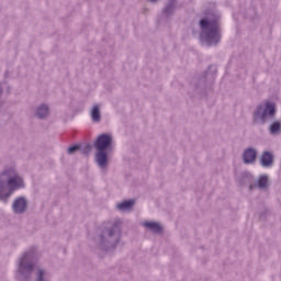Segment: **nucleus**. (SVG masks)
<instances>
[{
	"instance_id": "nucleus-1",
	"label": "nucleus",
	"mask_w": 281,
	"mask_h": 281,
	"mask_svg": "<svg viewBox=\"0 0 281 281\" xmlns=\"http://www.w3.org/2000/svg\"><path fill=\"white\" fill-rule=\"evenodd\" d=\"M23 187V178L16 175V171L10 169L2 172L0 176V201H7L14 190H19Z\"/></svg>"
},
{
	"instance_id": "nucleus-7",
	"label": "nucleus",
	"mask_w": 281,
	"mask_h": 281,
	"mask_svg": "<svg viewBox=\"0 0 281 281\" xmlns=\"http://www.w3.org/2000/svg\"><path fill=\"white\" fill-rule=\"evenodd\" d=\"M142 225L143 227H146L147 229L155 232V234H160L162 229L161 224L157 222H143Z\"/></svg>"
},
{
	"instance_id": "nucleus-10",
	"label": "nucleus",
	"mask_w": 281,
	"mask_h": 281,
	"mask_svg": "<svg viewBox=\"0 0 281 281\" xmlns=\"http://www.w3.org/2000/svg\"><path fill=\"white\" fill-rule=\"evenodd\" d=\"M36 113H37V117L43 120V117H47V115H49V108H47V105H42L37 109Z\"/></svg>"
},
{
	"instance_id": "nucleus-2",
	"label": "nucleus",
	"mask_w": 281,
	"mask_h": 281,
	"mask_svg": "<svg viewBox=\"0 0 281 281\" xmlns=\"http://www.w3.org/2000/svg\"><path fill=\"white\" fill-rule=\"evenodd\" d=\"M113 138L111 135L101 134L98 136L97 140L94 142V148L98 150L95 155L97 164L100 168H104L106 166V150L111 148V144Z\"/></svg>"
},
{
	"instance_id": "nucleus-14",
	"label": "nucleus",
	"mask_w": 281,
	"mask_h": 281,
	"mask_svg": "<svg viewBox=\"0 0 281 281\" xmlns=\"http://www.w3.org/2000/svg\"><path fill=\"white\" fill-rule=\"evenodd\" d=\"M278 131H280V122L272 123V125L270 126V133H272V135H276Z\"/></svg>"
},
{
	"instance_id": "nucleus-17",
	"label": "nucleus",
	"mask_w": 281,
	"mask_h": 281,
	"mask_svg": "<svg viewBox=\"0 0 281 281\" xmlns=\"http://www.w3.org/2000/svg\"><path fill=\"white\" fill-rule=\"evenodd\" d=\"M88 153H91V145H86Z\"/></svg>"
},
{
	"instance_id": "nucleus-18",
	"label": "nucleus",
	"mask_w": 281,
	"mask_h": 281,
	"mask_svg": "<svg viewBox=\"0 0 281 281\" xmlns=\"http://www.w3.org/2000/svg\"><path fill=\"white\" fill-rule=\"evenodd\" d=\"M168 10H170V8H169V7H167V8L165 9V12H166V13H168Z\"/></svg>"
},
{
	"instance_id": "nucleus-6",
	"label": "nucleus",
	"mask_w": 281,
	"mask_h": 281,
	"mask_svg": "<svg viewBox=\"0 0 281 281\" xmlns=\"http://www.w3.org/2000/svg\"><path fill=\"white\" fill-rule=\"evenodd\" d=\"M243 157L245 164H254V161H256L257 153L255 149L249 148L244 151Z\"/></svg>"
},
{
	"instance_id": "nucleus-16",
	"label": "nucleus",
	"mask_w": 281,
	"mask_h": 281,
	"mask_svg": "<svg viewBox=\"0 0 281 281\" xmlns=\"http://www.w3.org/2000/svg\"><path fill=\"white\" fill-rule=\"evenodd\" d=\"M45 274V272L43 270H40L37 273V281H43V276Z\"/></svg>"
},
{
	"instance_id": "nucleus-13",
	"label": "nucleus",
	"mask_w": 281,
	"mask_h": 281,
	"mask_svg": "<svg viewBox=\"0 0 281 281\" xmlns=\"http://www.w3.org/2000/svg\"><path fill=\"white\" fill-rule=\"evenodd\" d=\"M269 183V178L267 176H261L258 180V186L260 188H267V184Z\"/></svg>"
},
{
	"instance_id": "nucleus-9",
	"label": "nucleus",
	"mask_w": 281,
	"mask_h": 281,
	"mask_svg": "<svg viewBox=\"0 0 281 281\" xmlns=\"http://www.w3.org/2000/svg\"><path fill=\"white\" fill-rule=\"evenodd\" d=\"M135 205V200L124 201L116 205L117 210H131Z\"/></svg>"
},
{
	"instance_id": "nucleus-5",
	"label": "nucleus",
	"mask_w": 281,
	"mask_h": 281,
	"mask_svg": "<svg viewBox=\"0 0 281 281\" xmlns=\"http://www.w3.org/2000/svg\"><path fill=\"white\" fill-rule=\"evenodd\" d=\"M27 207V202L23 198H19L13 203V212L15 214H22V212H25V209Z\"/></svg>"
},
{
	"instance_id": "nucleus-3",
	"label": "nucleus",
	"mask_w": 281,
	"mask_h": 281,
	"mask_svg": "<svg viewBox=\"0 0 281 281\" xmlns=\"http://www.w3.org/2000/svg\"><path fill=\"white\" fill-rule=\"evenodd\" d=\"M200 26L202 30L201 38L207 42L209 45H216L221 41L218 24L216 21L201 20Z\"/></svg>"
},
{
	"instance_id": "nucleus-11",
	"label": "nucleus",
	"mask_w": 281,
	"mask_h": 281,
	"mask_svg": "<svg viewBox=\"0 0 281 281\" xmlns=\"http://www.w3.org/2000/svg\"><path fill=\"white\" fill-rule=\"evenodd\" d=\"M27 258H30V255L29 254H25L21 260H20V268L21 269H27L29 271H32V269H34V266L33 265H29V266H25V261L27 260Z\"/></svg>"
},
{
	"instance_id": "nucleus-19",
	"label": "nucleus",
	"mask_w": 281,
	"mask_h": 281,
	"mask_svg": "<svg viewBox=\"0 0 281 281\" xmlns=\"http://www.w3.org/2000/svg\"><path fill=\"white\" fill-rule=\"evenodd\" d=\"M110 236H113V232H110Z\"/></svg>"
},
{
	"instance_id": "nucleus-12",
	"label": "nucleus",
	"mask_w": 281,
	"mask_h": 281,
	"mask_svg": "<svg viewBox=\"0 0 281 281\" xmlns=\"http://www.w3.org/2000/svg\"><path fill=\"white\" fill-rule=\"evenodd\" d=\"M91 117L93 122H100V106L94 105L91 111Z\"/></svg>"
},
{
	"instance_id": "nucleus-4",
	"label": "nucleus",
	"mask_w": 281,
	"mask_h": 281,
	"mask_svg": "<svg viewBox=\"0 0 281 281\" xmlns=\"http://www.w3.org/2000/svg\"><path fill=\"white\" fill-rule=\"evenodd\" d=\"M267 115H270V116L276 115V104L271 102H267L265 110H262V106H259L257 109V112L255 113V116L260 117L261 120H265Z\"/></svg>"
},
{
	"instance_id": "nucleus-8",
	"label": "nucleus",
	"mask_w": 281,
	"mask_h": 281,
	"mask_svg": "<svg viewBox=\"0 0 281 281\" xmlns=\"http://www.w3.org/2000/svg\"><path fill=\"white\" fill-rule=\"evenodd\" d=\"M271 164H273V155H271V153H263L261 156V166L267 167V166H271Z\"/></svg>"
},
{
	"instance_id": "nucleus-15",
	"label": "nucleus",
	"mask_w": 281,
	"mask_h": 281,
	"mask_svg": "<svg viewBox=\"0 0 281 281\" xmlns=\"http://www.w3.org/2000/svg\"><path fill=\"white\" fill-rule=\"evenodd\" d=\"M76 150H80V146L75 145L68 148V154L72 155V153H76Z\"/></svg>"
}]
</instances>
